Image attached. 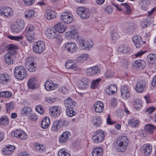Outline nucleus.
Segmentation results:
<instances>
[{
  "label": "nucleus",
  "instance_id": "obj_20",
  "mask_svg": "<svg viewBox=\"0 0 156 156\" xmlns=\"http://www.w3.org/2000/svg\"><path fill=\"white\" fill-rule=\"evenodd\" d=\"M44 87L47 90H51L57 88L58 85L57 84L53 83L52 81L47 80L45 83Z\"/></svg>",
  "mask_w": 156,
  "mask_h": 156
},
{
  "label": "nucleus",
  "instance_id": "obj_30",
  "mask_svg": "<svg viewBox=\"0 0 156 156\" xmlns=\"http://www.w3.org/2000/svg\"><path fill=\"white\" fill-rule=\"evenodd\" d=\"M77 30H72L68 31L65 33L67 37L70 39H74L78 37Z\"/></svg>",
  "mask_w": 156,
  "mask_h": 156
},
{
  "label": "nucleus",
  "instance_id": "obj_6",
  "mask_svg": "<svg viewBox=\"0 0 156 156\" xmlns=\"http://www.w3.org/2000/svg\"><path fill=\"white\" fill-rule=\"evenodd\" d=\"M79 45L83 49L90 50L93 44V42L91 40H88L86 41L82 37H78Z\"/></svg>",
  "mask_w": 156,
  "mask_h": 156
},
{
  "label": "nucleus",
  "instance_id": "obj_31",
  "mask_svg": "<svg viewBox=\"0 0 156 156\" xmlns=\"http://www.w3.org/2000/svg\"><path fill=\"white\" fill-rule=\"evenodd\" d=\"M146 60L150 64L156 63V55L153 54H149L147 57Z\"/></svg>",
  "mask_w": 156,
  "mask_h": 156
},
{
  "label": "nucleus",
  "instance_id": "obj_33",
  "mask_svg": "<svg viewBox=\"0 0 156 156\" xmlns=\"http://www.w3.org/2000/svg\"><path fill=\"white\" fill-rule=\"evenodd\" d=\"M92 154L93 156H101L103 154L102 148L101 147L94 148Z\"/></svg>",
  "mask_w": 156,
  "mask_h": 156
},
{
  "label": "nucleus",
  "instance_id": "obj_60",
  "mask_svg": "<svg viewBox=\"0 0 156 156\" xmlns=\"http://www.w3.org/2000/svg\"><path fill=\"white\" fill-rule=\"evenodd\" d=\"M20 133L21 134L19 139L21 140H25L27 138V135L22 130Z\"/></svg>",
  "mask_w": 156,
  "mask_h": 156
},
{
  "label": "nucleus",
  "instance_id": "obj_7",
  "mask_svg": "<svg viewBox=\"0 0 156 156\" xmlns=\"http://www.w3.org/2000/svg\"><path fill=\"white\" fill-rule=\"evenodd\" d=\"M104 137V132L101 130H100L94 133L92 139L94 142L98 143L103 140Z\"/></svg>",
  "mask_w": 156,
  "mask_h": 156
},
{
  "label": "nucleus",
  "instance_id": "obj_48",
  "mask_svg": "<svg viewBox=\"0 0 156 156\" xmlns=\"http://www.w3.org/2000/svg\"><path fill=\"white\" fill-rule=\"evenodd\" d=\"M9 123L8 119L7 116H3L0 118V125L5 126Z\"/></svg>",
  "mask_w": 156,
  "mask_h": 156
},
{
  "label": "nucleus",
  "instance_id": "obj_9",
  "mask_svg": "<svg viewBox=\"0 0 156 156\" xmlns=\"http://www.w3.org/2000/svg\"><path fill=\"white\" fill-rule=\"evenodd\" d=\"M67 122L63 119L55 121L52 124L51 129L53 131H57L62 126H67Z\"/></svg>",
  "mask_w": 156,
  "mask_h": 156
},
{
  "label": "nucleus",
  "instance_id": "obj_8",
  "mask_svg": "<svg viewBox=\"0 0 156 156\" xmlns=\"http://www.w3.org/2000/svg\"><path fill=\"white\" fill-rule=\"evenodd\" d=\"M45 49V46L44 42L39 41L34 44L33 50L35 53L40 54L42 53Z\"/></svg>",
  "mask_w": 156,
  "mask_h": 156
},
{
  "label": "nucleus",
  "instance_id": "obj_13",
  "mask_svg": "<svg viewBox=\"0 0 156 156\" xmlns=\"http://www.w3.org/2000/svg\"><path fill=\"white\" fill-rule=\"evenodd\" d=\"M71 15H72L69 13L63 12L62 13L60 18L63 22L66 23H69L72 22L73 20Z\"/></svg>",
  "mask_w": 156,
  "mask_h": 156
},
{
  "label": "nucleus",
  "instance_id": "obj_39",
  "mask_svg": "<svg viewBox=\"0 0 156 156\" xmlns=\"http://www.w3.org/2000/svg\"><path fill=\"white\" fill-rule=\"evenodd\" d=\"M129 51V48L127 45H121L119 46L118 49L119 52H122L123 53H126Z\"/></svg>",
  "mask_w": 156,
  "mask_h": 156
},
{
  "label": "nucleus",
  "instance_id": "obj_40",
  "mask_svg": "<svg viewBox=\"0 0 156 156\" xmlns=\"http://www.w3.org/2000/svg\"><path fill=\"white\" fill-rule=\"evenodd\" d=\"M92 122L95 127L99 126L101 124V119L99 117L96 116L93 118Z\"/></svg>",
  "mask_w": 156,
  "mask_h": 156
},
{
  "label": "nucleus",
  "instance_id": "obj_29",
  "mask_svg": "<svg viewBox=\"0 0 156 156\" xmlns=\"http://www.w3.org/2000/svg\"><path fill=\"white\" fill-rule=\"evenodd\" d=\"M55 30L59 33H62L65 31L66 28L61 23L59 22L54 27Z\"/></svg>",
  "mask_w": 156,
  "mask_h": 156
},
{
  "label": "nucleus",
  "instance_id": "obj_55",
  "mask_svg": "<svg viewBox=\"0 0 156 156\" xmlns=\"http://www.w3.org/2000/svg\"><path fill=\"white\" fill-rule=\"evenodd\" d=\"M8 37L11 40H14L16 41H20L23 39V37L22 36H14L8 35Z\"/></svg>",
  "mask_w": 156,
  "mask_h": 156
},
{
  "label": "nucleus",
  "instance_id": "obj_49",
  "mask_svg": "<svg viewBox=\"0 0 156 156\" xmlns=\"http://www.w3.org/2000/svg\"><path fill=\"white\" fill-rule=\"evenodd\" d=\"M35 13V12L32 10H27L25 12V17L26 18H33Z\"/></svg>",
  "mask_w": 156,
  "mask_h": 156
},
{
  "label": "nucleus",
  "instance_id": "obj_26",
  "mask_svg": "<svg viewBox=\"0 0 156 156\" xmlns=\"http://www.w3.org/2000/svg\"><path fill=\"white\" fill-rule=\"evenodd\" d=\"M56 15V13L54 11L50 9H48L46 10L45 16L46 19L50 20L55 18Z\"/></svg>",
  "mask_w": 156,
  "mask_h": 156
},
{
  "label": "nucleus",
  "instance_id": "obj_62",
  "mask_svg": "<svg viewBox=\"0 0 156 156\" xmlns=\"http://www.w3.org/2000/svg\"><path fill=\"white\" fill-rule=\"evenodd\" d=\"M114 73L110 71V70H108L107 71L106 73L105 74V77L107 78L112 77Z\"/></svg>",
  "mask_w": 156,
  "mask_h": 156
},
{
  "label": "nucleus",
  "instance_id": "obj_28",
  "mask_svg": "<svg viewBox=\"0 0 156 156\" xmlns=\"http://www.w3.org/2000/svg\"><path fill=\"white\" fill-rule=\"evenodd\" d=\"M104 107L103 103L100 101H98L94 104L95 110L96 112L101 113L103 111Z\"/></svg>",
  "mask_w": 156,
  "mask_h": 156
},
{
  "label": "nucleus",
  "instance_id": "obj_64",
  "mask_svg": "<svg viewBox=\"0 0 156 156\" xmlns=\"http://www.w3.org/2000/svg\"><path fill=\"white\" fill-rule=\"evenodd\" d=\"M24 3L27 5H31L33 4L35 0H23Z\"/></svg>",
  "mask_w": 156,
  "mask_h": 156
},
{
  "label": "nucleus",
  "instance_id": "obj_12",
  "mask_svg": "<svg viewBox=\"0 0 156 156\" xmlns=\"http://www.w3.org/2000/svg\"><path fill=\"white\" fill-rule=\"evenodd\" d=\"M146 86V83L145 81L142 80H139L136 85V90L137 92L142 93L144 91Z\"/></svg>",
  "mask_w": 156,
  "mask_h": 156
},
{
  "label": "nucleus",
  "instance_id": "obj_23",
  "mask_svg": "<svg viewBox=\"0 0 156 156\" xmlns=\"http://www.w3.org/2000/svg\"><path fill=\"white\" fill-rule=\"evenodd\" d=\"M133 67L135 66L140 69H144L146 66V63L144 61L140 59L135 60L133 62Z\"/></svg>",
  "mask_w": 156,
  "mask_h": 156
},
{
  "label": "nucleus",
  "instance_id": "obj_5",
  "mask_svg": "<svg viewBox=\"0 0 156 156\" xmlns=\"http://www.w3.org/2000/svg\"><path fill=\"white\" fill-rule=\"evenodd\" d=\"M34 27L32 25H30L26 27L25 31V34L27 39L30 42H33L35 40Z\"/></svg>",
  "mask_w": 156,
  "mask_h": 156
},
{
  "label": "nucleus",
  "instance_id": "obj_54",
  "mask_svg": "<svg viewBox=\"0 0 156 156\" xmlns=\"http://www.w3.org/2000/svg\"><path fill=\"white\" fill-rule=\"evenodd\" d=\"M119 37L118 35V34L117 33L112 32L111 35V38L112 41L114 42H116Z\"/></svg>",
  "mask_w": 156,
  "mask_h": 156
},
{
  "label": "nucleus",
  "instance_id": "obj_3",
  "mask_svg": "<svg viewBox=\"0 0 156 156\" xmlns=\"http://www.w3.org/2000/svg\"><path fill=\"white\" fill-rule=\"evenodd\" d=\"M24 26V23L23 20H17L11 25L10 29L12 33H17L23 29Z\"/></svg>",
  "mask_w": 156,
  "mask_h": 156
},
{
  "label": "nucleus",
  "instance_id": "obj_53",
  "mask_svg": "<svg viewBox=\"0 0 156 156\" xmlns=\"http://www.w3.org/2000/svg\"><path fill=\"white\" fill-rule=\"evenodd\" d=\"M22 130H16L11 133V136L12 137L19 138L21 134V132Z\"/></svg>",
  "mask_w": 156,
  "mask_h": 156
},
{
  "label": "nucleus",
  "instance_id": "obj_51",
  "mask_svg": "<svg viewBox=\"0 0 156 156\" xmlns=\"http://www.w3.org/2000/svg\"><path fill=\"white\" fill-rule=\"evenodd\" d=\"M7 51H9V52H12L13 51H15L16 52L15 49L17 48V47L14 44H7Z\"/></svg>",
  "mask_w": 156,
  "mask_h": 156
},
{
  "label": "nucleus",
  "instance_id": "obj_56",
  "mask_svg": "<svg viewBox=\"0 0 156 156\" xmlns=\"http://www.w3.org/2000/svg\"><path fill=\"white\" fill-rule=\"evenodd\" d=\"M7 51V44L4 43L0 45V53Z\"/></svg>",
  "mask_w": 156,
  "mask_h": 156
},
{
  "label": "nucleus",
  "instance_id": "obj_15",
  "mask_svg": "<svg viewBox=\"0 0 156 156\" xmlns=\"http://www.w3.org/2000/svg\"><path fill=\"white\" fill-rule=\"evenodd\" d=\"M64 103L66 109H73L76 105V103L69 97L65 99Z\"/></svg>",
  "mask_w": 156,
  "mask_h": 156
},
{
  "label": "nucleus",
  "instance_id": "obj_19",
  "mask_svg": "<svg viewBox=\"0 0 156 156\" xmlns=\"http://www.w3.org/2000/svg\"><path fill=\"white\" fill-rule=\"evenodd\" d=\"M120 91L121 96L123 98L126 99L129 97L130 94L127 87L124 86H122L120 89Z\"/></svg>",
  "mask_w": 156,
  "mask_h": 156
},
{
  "label": "nucleus",
  "instance_id": "obj_14",
  "mask_svg": "<svg viewBox=\"0 0 156 156\" xmlns=\"http://www.w3.org/2000/svg\"><path fill=\"white\" fill-rule=\"evenodd\" d=\"M65 49L70 53L75 52L77 49L76 45L74 43L69 42L66 44L65 47Z\"/></svg>",
  "mask_w": 156,
  "mask_h": 156
},
{
  "label": "nucleus",
  "instance_id": "obj_27",
  "mask_svg": "<svg viewBox=\"0 0 156 156\" xmlns=\"http://www.w3.org/2000/svg\"><path fill=\"white\" fill-rule=\"evenodd\" d=\"M70 135V132L68 131H66L63 132L59 138L60 142L63 143L66 142L69 138Z\"/></svg>",
  "mask_w": 156,
  "mask_h": 156
},
{
  "label": "nucleus",
  "instance_id": "obj_35",
  "mask_svg": "<svg viewBox=\"0 0 156 156\" xmlns=\"http://www.w3.org/2000/svg\"><path fill=\"white\" fill-rule=\"evenodd\" d=\"M50 122L49 118L48 117H46L43 119L42 121L41 126L42 128L44 129H46L49 126Z\"/></svg>",
  "mask_w": 156,
  "mask_h": 156
},
{
  "label": "nucleus",
  "instance_id": "obj_59",
  "mask_svg": "<svg viewBox=\"0 0 156 156\" xmlns=\"http://www.w3.org/2000/svg\"><path fill=\"white\" fill-rule=\"evenodd\" d=\"M2 152L4 154L6 155H9L12 154L11 150H9L7 146L2 150Z\"/></svg>",
  "mask_w": 156,
  "mask_h": 156
},
{
  "label": "nucleus",
  "instance_id": "obj_57",
  "mask_svg": "<svg viewBox=\"0 0 156 156\" xmlns=\"http://www.w3.org/2000/svg\"><path fill=\"white\" fill-rule=\"evenodd\" d=\"M6 105L7 111L8 112L13 109L14 108L13 104L12 102H10L9 103L6 104Z\"/></svg>",
  "mask_w": 156,
  "mask_h": 156
},
{
  "label": "nucleus",
  "instance_id": "obj_41",
  "mask_svg": "<svg viewBox=\"0 0 156 156\" xmlns=\"http://www.w3.org/2000/svg\"><path fill=\"white\" fill-rule=\"evenodd\" d=\"M88 56V55L87 54H82L77 58L76 61L80 63L82 62L87 59Z\"/></svg>",
  "mask_w": 156,
  "mask_h": 156
},
{
  "label": "nucleus",
  "instance_id": "obj_18",
  "mask_svg": "<svg viewBox=\"0 0 156 156\" xmlns=\"http://www.w3.org/2000/svg\"><path fill=\"white\" fill-rule=\"evenodd\" d=\"M27 83L29 88L32 90L36 89L39 86L38 84L37 83V80L34 78H30Z\"/></svg>",
  "mask_w": 156,
  "mask_h": 156
},
{
  "label": "nucleus",
  "instance_id": "obj_2",
  "mask_svg": "<svg viewBox=\"0 0 156 156\" xmlns=\"http://www.w3.org/2000/svg\"><path fill=\"white\" fill-rule=\"evenodd\" d=\"M27 74L26 71L23 66H18L15 68L14 75L17 79L23 80L26 77Z\"/></svg>",
  "mask_w": 156,
  "mask_h": 156
},
{
  "label": "nucleus",
  "instance_id": "obj_4",
  "mask_svg": "<svg viewBox=\"0 0 156 156\" xmlns=\"http://www.w3.org/2000/svg\"><path fill=\"white\" fill-rule=\"evenodd\" d=\"M34 60L33 57L31 56L27 57L26 59L25 66L29 72H33L36 70V65Z\"/></svg>",
  "mask_w": 156,
  "mask_h": 156
},
{
  "label": "nucleus",
  "instance_id": "obj_17",
  "mask_svg": "<svg viewBox=\"0 0 156 156\" xmlns=\"http://www.w3.org/2000/svg\"><path fill=\"white\" fill-rule=\"evenodd\" d=\"M133 41L137 48H140L143 44V41L141 37L136 35L132 37Z\"/></svg>",
  "mask_w": 156,
  "mask_h": 156
},
{
  "label": "nucleus",
  "instance_id": "obj_58",
  "mask_svg": "<svg viewBox=\"0 0 156 156\" xmlns=\"http://www.w3.org/2000/svg\"><path fill=\"white\" fill-rule=\"evenodd\" d=\"M36 111L41 114L44 113V111L41 105H37L36 106Z\"/></svg>",
  "mask_w": 156,
  "mask_h": 156
},
{
  "label": "nucleus",
  "instance_id": "obj_63",
  "mask_svg": "<svg viewBox=\"0 0 156 156\" xmlns=\"http://www.w3.org/2000/svg\"><path fill=\"white\" fill-rule=\"evenodd\" d=\"M29 119L33 121H36L37 119V116L34 113H32L30 114L29 116Z\"/></svg>",
  "mask_w": 156,
  "mask_h": 156
},
{
  "label": "nucleus",
  "instance_id": "obj_52",
  "mask_svg": "<svg viewBox=\"0 0 156 156\" xmlns=\"http://www.w3.org/2000/svg\"><path fill=\"white\" fill-rule=\"evenodd\" d=\"M66 113L67 115L69 117L73 116L76 114V112L74 111L73 109H66Z\"/></svg>",
  "mask_w": 156,
  "mask_h": 156
},
{
  "label": "nucleus",
  "instance_id": "obj_36",
  "mask_svg": "<svg viewBox=\"0 0 156 156\" xmlns=\"http://www.w3.org/2000/svg\"><path fill=\"white\" fill-rule=\"evenodd\" d=\"M78 86L80 89L82 90L85 89L88 87V81L85 80H80L78 82Z\"/></svg>",
  "mask_w": 156,
  "mask_h": 156
},
{
  "label": "nucleus",
  "instance_id": "obj_1",
  "mask_svg": "<svg viewBox=\"0 0 156 156\" xmlns=\"http://www.w3.org/2000/svg\"><path fill=\"white\" fill-rule=\"evenodd\" d=\"M129 142L128 138L126 136H120L115 139L113 143L115 150L119 152L124 151L126 149Z\"/></svg>",
  "mask_w": 156,
  "mask_h": 156
},
{
  "label": "nucleus",
  "instance_id": "obj_24",
  "mask_svg": "<svg viewBox=\"0 0 156 156\" xmlns=\"http://www.w3.org/2000/svg\"><path fill=\"white\" fill-rule=\"evenodd\" d=\"M10 80V76L6 73L0 74V83L6 84Z\"/></svg>",
  "mask_w": 156,
  "mask_h": 156
},
{
  "label": "nucleus",
  "instance_id": "obj_10",
  "mask_svg": "<svg viewBox=\"0 0 156 156\" xmlns=\"http://www.w3.org/2000/svg\"><path fill=\"white\" fill-rule=\"evenodd\" d=\"M16 52L13 51L7 53L5 56L4 58L6 63L9 65L13 64L14 58L16 57Z\"/></svg>",
  "mask_w": 156,
  "mask_h": 156
},
{
  "label": "nucleus",
  "instance_id": "obj_38",
  "mask_svg": "<svg viewBox=\"0 0 156 156\" xmlns=\"http://www.w3.org/2000/svg\"><path fill=\"white\" fill-rule=\"evenodd\" d=\"M65 67L67 69H71L74 70H76L77 67L75 64H74L70 60L66 62L65 64Z\"/></svg>",
  "mask_w": 156,
  "mask_h": 156
},
{
  "label": "nucleus",
  "instance_id": "obj_42",
  "mask_svg": "<svg viewBox=\"0 0 156 156\" xmlns=\"http://www.w3.org/2000/svg\"><path fill=\"white\" fill-rule=\"evenodd\" d=\"M4 15L7 17L12 16L13 14V11L12 9L9 7H4Z\"/></svg>",
  "mask_w": 156,
  "mask_h": 156
},
{
  "label": "nucleus",
  "instance_id": "obj_46",
  "mask_svg": "<svg viewBox=\"0 0 156 156\" xmlns=\"http://www.w3.org/2000/svg\"><path fill=\"white\" fill-rule=\"evenodd\" d=\"M101 81V79L98 78L94 80H93L91 82V87L92 88L95 89L98 87L100 82Z\"/></svg>",
  "mask_w": 156,
  "mask_h": 156
},
{
  "label": "nucleus",
  "instance_id": "obj_47",
  "mask_svg": "<svg viewBox=\"0 0 156 156\" xmlns=\"http://www.w3.org/2000/svg\"><path fill=\"white\" fill-rule=\"evenodd\" d=\"M11 92L8 91H2L0 92V97L4 98H9L12 96Z\"/></svg>",
  "mask_w": 156,
  "mask_h": 156
},
{
  "label": "nucleus",
  "instance_id": "obj_37",
  "mask_svg": "<svg viewBox=\"0 0 156 156\" xmlns=\"http://www.w3.org/2000/svg\"><path fill=\"white\" fill-rule=\"evenodd\" d=\"M152 147L150 145L147 144L144 146L143 151L146 156L149 155L152 152Z\"/></svg>",
  "mask_w": 156,
  "mask_h": 156
},
{
  "label": "nucleus",
  "instance_id": "obj_34",
  "mask_svg": "<svg viewBox=\"0 0 156 156\" xmlns=\"http://www.w3.org/2000/svg\"><path fill=\"white\" fill-rule=\"evenodd\" d=\"M34 145L36 150L40 152H43L46 151V147L44 144L41 145L38 143H36L34 144Z\"/></svg>",
  "mask_w": 156,
  "mask_h": 156
},
{
  "label": "nucleus",
  "instance_id": "obj_44",
  "mask_svg": "<svg viewBox=\"0 0 156 156\" xmlns=\"http://www.w3.org/2000/svg\"><path fill=\"white\" fill-rule=\"evenodd\" d=\"M31 108L29 106H25L24 107L21 111L22 115L23 116H25L29 115L31 111Z\"/></svg>",
  "mask_w": 156,
  "mask_h": 156
},
{
  "label": "nucleus",
  "instance_id": "obj_22",
  "mask_svg": "<svg viewBox=\"0 0 156 156\" xmlns=\"http://www.w3.org/2000/svg\"><path fill=\"white\" fill-rule=\"evenodd\" d=\"M45 34L47 37L50 39L55 38L57 37V33L55 30H54L48 28L45 32Z\"/></svg>",
  "mask_w": 156,
  "mask_h": 156
},
{
  "label": "nucleus",
  "instance_id": "obj_32",
  "mask_svg": "<svg viewBox=\"0 0 156 156\" xmlns=\"http://www.w3.org/2000/svg\"><path fill=\"white\" fill-rule=\"evenodd\" d=\"M145 131L150 134H152L155 129L156 127L155 126L152 124H147L145 126Z\"/></svg>",
  "mask_w": 156,
  "mask_h": 156
},
{
  "label": "nucleus",
  "instance_id": "obj_16",
  "mask_svg": "<svg viewBox=\"0 0 156 156\" xmlns=\"http://www.w3.org/2000/svg\"><path fill=\"white\" fill-rule=\"evenodd\" d=\"M49 111L51 115L54 117H58L61 113L60 108L58 107H50L49 108Z\"/></svg>",
  "mask_w": 156,
  "mask_h": 156
},
{
  "label": "nucleus",
  "instance_id": "obj_61",
  "mask_svg": "<svg viewBox=\"0 0 156 156\" xmlns=\"http://www.w3.org/2000/svg\"><path fill=\"white\" fill-rule=\"evenodd\" d=\"M45 100L48 102L50 103H52L56 101V98L49 97L46 98Z\"/></svg>",
  "mask_w": 156,
  "mask_h": 156
},
{
  "label": "nucleus",
  "instance_id": "obj_21",
  "mask_svg": "<svg viewBox=\"0 0 156 156\" xmlns=\"http://www.w3.org/2000/svg\"><path fill=\"white\" fill-rule=\"evenodd\" d=\"M100 70L98 66H96L88 69L86 71L87 75H93L99 74Z\"/></svg>",
  "mask_w": 156,
  "mask_h": 156
},
{
  "label": "nucleus",
  "instance_id": "obj_50",
  "mask_svg": "<svg viewBox=\"0 0 156 156\" xmlns=\"http://www.w3.org/2000/svg\"><path fill=\"white\" fill-rule=\"evenodd\" d=\"M58 156H70L69 153L65 151V149L62 148L59 150L58 152Z\"/></svg>",
  "mask_w": 156,
  "mask_h": 156
},
{
  "label": "nucleus",
  "instance_id": "obj_43",
  "mask_svg": "<svg viewBox=\"0 0 156 156\" xmlns=\"http://www.w3.org/2000/svg\"><path fill=\"white\" fill-rule=\"evenodd\" d=\"M140 4V8L143 10H146L147 6L149 4L148 0H141Z\"/></svg>",
  "mask_w": 156,
  "mask_h": 156
},
{
  "label": "nucleus",
  "instance_id": "obj_11",
  "mask_svg": "<svg viewBox=\"0 0 156 156\" xmlns=\"http://www.w3.org/2000/svg\"><path fill=\"white\" fill-rule=\"evenodd\" d=\"M77 14L83 19H87L89 17L90 12L89 10L83 8L79 7L77 9Z\"/></svg>",
  "mask_w": 156,
  "mask_h": 156
},
{
  "label": "nucleus",
  "instance_id": "obj_25",
  "mask_svg": "<svg viewBox=\"0 0 156 156\" xmlns=\"http://www.w3.org/2000/svg\"><path fill=\"white\" fill-rule=\"evenodd\" d=\"M117 87L116 85L109 86L108 88H106L105 91L106 94L108 95L114 94L116 91Z\"/></svg>",
  "mask_w": 156,
  "mask_h": 156
},
{
  "label": "nucleus",
  "instance_id": "obj_45",
  "mask_svg": "<svg viewBox=\"0 0 156 156\" xmlns=\"http://www.w3.org/2000/svg\"><path fill=\"white\" fill-rule=\"evenodd\" d=\"M121 5L124 6L125 9L124 13L128 15H130L131 11L130 6L129 5L126 3H121Z\"/></svg>",
  "mask_w": 156,
  "mask_h": 156
}]
</instances>
